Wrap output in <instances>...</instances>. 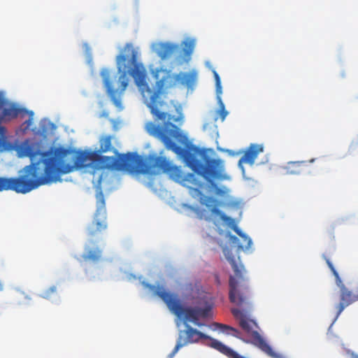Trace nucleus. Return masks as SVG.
<instances>
[{"mask_svg":"<svg viewBox=\"0 0 358 358\" xmlns=\"http://www.w3.org/2000/svg\"><path fill=\"white\" fill-rule=\"evenodd\" d=\"M233 315L238 320L239 326L251 338V343L272 358H288L287 357L275 352L266 343L264 338L259 334L257 322L249 318L242 310L238 308L231 310Z\"/></svg>","mask_w":358,"mask_h":358,"instance_id":"nucleus-8","label":"nucleus"},{"mask_svg":"<svg viewBox=\"0 0 358 358\" xmlns=\"http://www.w3.org/2000/svg\"><path fill=\"white\" fill-rule=\"evenodd\" d=\"M215 325L219 327L222 330H224V329H229L231 331V334L238 338H240V339H242V335H241V333L236 329L234 328V327H231L230 326H228V325H226V324H219V323H215Z\"/></svg>","mask_w":358,"mask_h":358,"instance_id":"nucleus-15","label":"nucleus"},{"mask_svg":"<svg viewBox=\"0 0 358 358\" xmlns=\"http://www.w3.org/2000/svg\"><path fill=\"white\" fill-rule=\"evenodd\" d=\"M213 73L215 80L216 93L217 96H220L222 94L221 80L216 71L213 70Z\"/></svg>","mask_w":358,"mask_h":358,"instance_id":"nucleus-17","label":"nucleus"},{"mask_svg":"<svg viewBox=\"0 0 358 358\" xmlns=\"http://www.w3.org/2000/svg\"><path fill=\"white\" fill-rule=\"evenodd\" d=\"M306 166V161L289 162L282 167V170L287 175H299L304 171Z\"/></svg>","mask_w":358,"mask_h":358,"instance_id":"nucleus-11","label":"nucleus"},{"mask_svg":"<svg viewBox=\"0 0 358 358\" xmlns=\"http://www.w3.org/2000/svg\"><path fill=\"white\" fill-rule=\"evenodd\" d=\"M96 210L92 223L87 227V235L89 240L85 247V253L83 259L85 261L97 262L101 259L102 251L95 245V238L101 231L107 228L106 201L103 193L99 190L96 194Z\"/></svg>","mask_w":358,"mask_h":358,"instance_id":"nucleus-6","label":"nucleus"},{"mask_svg":"<svg viewBox=\"0 0 358 358\" xmlns=\"http://www.w3.org/2000/svg\"><path fill=\"white\" fill-rule=\"evenodd\" d=\"M218 102L220 104V109L218 110V113L220 116V118L222 121H224L228 115V112L226 110L224 105L223 102L222 101V99L220 98V96H217Z\"/></svg>","mask_w":358,"mask_h":358,"instance_id":"nucleus-16","label":"nucleus"},{"mask_svg":"<svg viewBox=\"0 0 358 358\" xmlns=\"http://www.w3.org/2000/svg\"><path fill=\"white\" fill-rule=\"evenodd\" d=\"M116 65L118 72L121 73L117 80V89H115L113 78V72L108 69L101 71L105 87L113 104L119 109L123 108L121 96L128 86L129 74L138 87L144 103L150 108L156 122H162V125L152 122L146 124V130L152 136L160 140L168 150H171L182 157L186 164L197 175L203 177L217 194L223 192L217 188L214 180H222L224 170V162L220 159L207 158L205 163L196 158L194 154L187 149L177 145L173 139H178L180 134L175 124L171 122L172 117L162 111L166 104L161 99L164 88H171L178 85L191 88L197 79V72L193 69L189 73L180 72L173 74L166 69H157L155 77L157 80L156 88L150 87L147 83V71L143 64L138 62V53L134 45L128 43L120 49L116 57Z\"/></svg>","mask_w":358,"mask_h":358,"instance_id":"nucleus-1","label":"nucleus"},{"mask_svg":"<svg viewBox=\"0 0 358 358\" xmlns=\"http://www.w3.org/2000/svg\"><path fill=\"white\" fill-rule=\"evenodd\" d=\"M27 115H29V118L23 123V125L24 126V130L29 129V127L33 124L34 121V113L32 111L27 110Z\"/></svg>","mask_w":358,"mask_h":358,"instance_id":"nucleus-18","label":"nucleus"},{"mask_svg":"<svg viewBox=\"0 0 358 358\" xmlns=\"http://www.w3.org/2000/svg\"><path fill=\"white\" fill-rule=\"evenodd\" d=\"M186 180L190 182L194 186L189 188V193L191 195L194 197L199 196L200 203L205 206L210 212L213 216L219 217L222 221L227 223L229 226H231L233 230L241 238V240L236 236L231 235L229 236L231 243L234 246L237 247L238 250H245L250 248L252 243L251 238L241 231V230L235 224L234 220L233 218L227 216L219 209V207L221 204L220 201L211 196H205L203 194L201 190V189L203 187V182L201 181H197L194 173L189 174Z\"/></svg>","mask_w":358,"mask_h":358,"instance_id":"nucleus-3","label":"nucleus"},{"mask_svg":"<svg viewBox=\"0 0 358 358\" xmlns=\"http://www.w3.org/2000/svg\"><path fill=\"white\" fill-rule=\"evenodd\" d=\"M56 292H57L56 286H52L42 293L41 297H43L44 299H49L51 297L52 294L56 293Z\"/></svg>","mask_w":358,"mask_h":358,"instance_id":"nucleus-19","label":"nucleus"},{"mask_svg":"<svg viewBox=\"0 0 358 358\" xmlns=\"http://www.w3.org/2000/svg\"><path fill=\"white\" fill-rule=\"evenodd\" d=\"M143 286L148 289L152 295L160 298L167 306L170 311L178 317H183L187 321L192 322L194 324L200 326L199 322L200 317H206L210 310V307L201 308H185L178 295L166 290L163 285L157 286L146 282H142Z\"/></svg>","mask_w":358,"mask_h":358,"instance_id":"nucleus-4","label":"nucleus"},{"mask_svg":"<svg viewBox=\"0 0 358 358\" xmlns=\"http://www.w3.org/2000/svg\"><path fill=\"white\" fill-rule=\"evenodd\" d=\"M263 150L264 147L262 145L251 144L239 159V165L243 163L252 165L258 155Z\"/></svg>","mask_w":358,"mask_h":358,"instance_id":"nucleus-10","label":"nucleus"},{"mask_svg":"<svg viewBox=\"0 0 358 358\" xmlns=\"http://www.w3.org/2000/svg\"><path fill=\"white\" fill-rule=\"evenodd\" d=\"M194 46L195 42L194 40L187 41L183 43L182 52L184 53L185 57H187V61L189 59L190 56L193 52Z\"/></svg>","mask_w":358,"mask_h":358,"instance_id":"nucleus-14","label":"nucleus"},{"mask_svg":"<svg viewBox=\"0 0 358 358\" xmlns=\"http://www.w3.org/2000/svg\"><path fill=\"white\" fill-rule=\"evenodd\" d=\"M17 152L21 157H29L31 164L23 169L19 177H0V192L13 190L26 194L41 185L60 181L62 175L86 167L92 161H96L101 168L110 170L148 175H156L162 171L176 180L182 178L180 168L173 165L166 157H144L133 152L120 155L116 149L113 152L117 157H108L62 148L53 152H42L36 144L24 143L18 148Z\"/></svg>","mask_w":358,"mask_h":358,"instance_id":"nucleus-2","label":"nucleus"},{"mask_svg":"<svg viewBox=\"0 0 358 358\" xmlns=\"http://www.w3.org/2000/svg\"><path fill=\"white\" fill-rule=\"evenodd\" d=\"M100 148H99V152H106L110 150H113L115 148H113L112 147V136H106L102 137L100 139Z\"/></svg>","mask_w":358,"mask_h":358,"instance_id":"nucleus-13","label":"nucleus"},{"mask_svg":"<svg viewBox=\"0 0 358 358\" xmlns=\"http://www.w3.org/2000/svg\"><path fill=\"white\" fill-rule=\"evenodd\" d=\"M194 212L200 219H204L206 221H210L211 220V217L207 215L203 210L196 208L194 209Z\"/></svg>","mask_w":358,"mask_h":358,"instance_id":"nucleus-20","label":"nucleus"},{"mask_svg":"<svg viewBox=\"0 0 358 358\" xmlns=\"http://www.w3.org/2000/svg\"><path fill=\"white\" fill-rule=\"evenodd\" d=\"M222 250L234 272V276L231 275L229 278V300L237 306H248L250 290L248 279L245 277V268L240 262V258H235L231 249L225 246Z\"/></svg>","mask_w":358,"mask_h":358,"instance_id":"nucleus-5","label":"nucleus"},{"mask_svg":"<svg viewBox=\"0 0 358 358\" xmlns=\"http://www.w3.org/2000/svg\"><path fill=\"white\" fill-rule=\"evenodd\" d=\"M185 329L179 331L176 345L171 353L169 355L170 358H172L183 346L189 343H197L201 339L209 341L208 343L203 342V344L217 350L229 358L230 353L228 352L233 351L231 348L225 345L222 342L192 328L187 323H185Z\"/></svg>","mask_w":358,"mask_h":358,"instance_id":"nucleus-7","label":"nucleus"},{"mask_svg":"<svg viewBox=\"0 0 358 358\" xmlns=\"http://www.w3.org/2000/svg\"><path fill=\"white\" fill-rule=\"evenodd\" d=\"M180 46L172 43H160L157 49V55L162 59L169 58L178 52Z\"/></svg>","mask_w":358,"mask_h":358,"instance_id":"nucleus-12","label":"nucleus"},{"mask_svg":"<svg viewBox=\"0 0 358 358\" xmlns=\"http://www.w3.org/2000/svg\"><path fill=\"white\" fill-rule=\"evenodd\" d=\"M3 289V285L2 283L0 282V291L2 290Z\"/></svg>","mask_w":358,"mask_h":358,"instance_id":"nucleus-21","label":"nucleus"},{"mask_svg":"<svg viewBox=\"0 0 358 358\" xmlns=\"http://www.w3.org/2000/svg\"><path fill=\"white\" fill-rule=\"evenodd\" d=\"M326 262L335 277L336 285L340 289V302L336 306L337 319L346 307L358 301V286L353 293L345 286L330 260L326 259Z\"/></svg>","mask_w":358,"mask_h":358,"instance_id":"nucleus-9","label":"nucleus"}]
</instances>
